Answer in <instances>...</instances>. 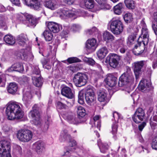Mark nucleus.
Returning <instances> with one entry per match:
<instances>
[{
  "label": "nucleus",
  "instance_id": "obj_19",
  "mask_svg": "<svg viewBox=\"0 0 157 157\" xmlns=\"http://www.w3.org/2000/svg\"><path fill=\"white\" fill-rule=\"evenodd\" d=\"M113 116L115 119V122L113 123L112 125V130L111 131L112 134L114 135L113 137H114L116 134L117 133L118 128V125L117 123L116 122V120L115 119V117L117 119H118L120 117V114L117 112H114L113 113Z\"/></svg>",
  "mask_w": 157,
  "mask_h": 157
},
{
  "label": "nucleus",
  "instance_id": "obj_21",
  "mask_svg": "<svg viewBox=\"0 0 157 157\" xmlns=\"http://www.w3.org/2000/svg\"><path fill=\"white\" fill-rule=\"evenodd\" d=\"M105 82L109 86L113 87L117 83V78L112 75L109 74L106 78Z\"/></svg>",
  "mask_w": 157,
  "mask_h": 157
},
{
  "label": "nucleus",
  "instance_id": "obj_61",
  "mask_svg": "<svg viewBox=\"0 0 157 157\" xmlns=\"http://www.w3.org/2000/svg\"><path fill=\"white\" fill-rule=\"evenodd\" d=\"M119 48H120V52L121 53H124L125 52L126 50V47L125 44L123 45V47H120Z\"/></svg>",
  "mask_w": 157,
  "mask_h": 157
},
{
  "label": "nucleus",
  "instance_id": "obj_32",
  "mask_svg": "<svg viewBox=\"0 0 157 157\" xmlns=\"http://www.w3.org/2000/svg\"><path fill=\"white\" fill-rule=\"evenodd\" d=\"M32 97L31 93L29 92H27L24 94L23 100L24 102L26 107H28V103L30 101Z\"/></svg>",
  "mask_w": 157,
  "mask_h": 157
},
{
  "label": "nucleus",
  "instance_id": "obj_22",
  "mask_svg": "<svg viewBox=\"0 0 157 157\" xmlns=\"http://www.w3.org/2000/svg\"><path fill=\"white\" fill-rule=\"evenodd\" d=\"M61 94L66 97L71 99L74 97V94L71 89L67 86L63 88L61 91Z\"/></svg>",
  "mask_w": 157,
  "mask_h": 157
},
{
  "label": "nucleus",
  "instance_id": "obj_3",
  "mask_svg": "<svg viewBox=\"0 0 157 157\" xmlns=\"http://www.w3.org/2000/svg\"><path fill=\"white\" fill-rule=\"evenodd\" d=\"M10 142L4 140L0 141V157H11Z\"/></svg>",
  "mask_w": 157,
  "mask_h": 157
},
{
  "label": "nucleus",
  "instance_id": "obj_7",
  "mask_svg": "<svg viewBox=\"0 0 157 157\" xmlns=\"http://www.w3.org/2000/svg\"><path fill=\"white\" fill-rule=\"evenodd\" d=\"M120 59L119 56L117 54L110 53L106 57L105 63H108L111 67L116 68L118 64Z\"/></svg>",
  "mask_w": 157,
  "mask_h": 157
},
{
  "label": "nucleus",
  "instance_id": "obj_23",
  "mask_svg": "<svg viewBox=\"0 0 157 157\" xmlns=\"http://www.w3.org/2000/svg\"><path fill=\"white\" fill-rule=\"evenodd\" d=\"M124 44L125 41L124 38H121L113 42L112 45L114 49L117 50L119 48L123 47V45Z\"/></svg>",
  "mask_w": 157,
  "mask_h": 157
},
{
  "label": "nucleus",
  "instance_id": "obj_45",
  "mask_svg": "<svg viewBox=\"0 0 157 157\" xmlns=\"http://www.w3.org/2000/svg\"><path fill=\"white\" fill-rule=\"evenodd\" d=\"M125 21L127 23H129L133 20L132 14L129 13H125L124 17Z\"/></svg>",
  "mask_w": 157,
  "mask_h": 157
},
{
  "label": "nucleus",
  "instance_id": "obj_40",
  "mask_svg": "<svg viewBox=\"0 0 157 157\" xmlns=\"http://www.w3.org/2000/svg\"><path fill=\"white\" fill-rule=\"evenodd\" d=\"M30 7L35 10H39L41 9V5L38 0H35Z\"/></svg>",
  "mask_w": 157,
  "mask_h": 157
},
{
  "label": "nucleus",
  "instance_id": "obj_62",
  "mask_svg": "<svg viewBox=\"0 0 157 157\" xmlns=\"http://www.w3.org/2000/svg\"><path fill=\"white\" fill-rule=\"evenodd\" d=\"M12 3L15 5L19 6L20 4L19 0H10Z\"/></svg>",
  "mask_w": 157,
  "mask_h": 157
},
{
  "label": "nucleus",
  "instance_id": "obj_12",
  "mask_svg": "<svg viewBox=\"0 0 157 157\" xmlns=\"http://www.w3.org/2000/svg\"><path fill=\"white\" fill-rule=\"evenodd\" d=\"M142 37L140 36L138 39V43L135 46L133 52L136 55H139L142 53L144 52L146 45L143 44L142 42H141Z\"/></svg>",
  "mask_w": 157,
  "mask_h": 157
},
{
  "label": "nucleus",
  "instance_id": "obj_35",
  "mask_svg": "<svg viewBox=\"0 0 157 157\" xmlns=\"http://www.w3.org/2000/svg\"><path fill=\"white\" fill-rule=\"evenodd\" d=\"M17 84L14 82L10 83L7 88L8 92L11 94L15 93L17 91Z\"/></svg>",
  "mask_w": 157,
  "mask_h": 157
},
{
  "label": "nucleus",
  "instance_id": "obj_60",
  "mask_svg": "<svg viewBox=\"0 0 157 157\" xmlns=\"http://www.w3.org/2000/svg\"><path fill=\"white\" fill-rule=\"evenodd\" d=\"M146 123L145 122H143L140 124L139 125L138 128L139 130L140 131H142L143 129L145 127V126L146 125Z\"/></svg>",
  "mask_w": 157,
  "mask_h": 157
},
{
  "label": "nucleus",
  "instance_id": "obj_30",
  "mask_svg": "<svg viewBox=\"0 0 157 157\" xmlns=\"http://www.w3.org/2000/svg\"><path fill=\"white\" fill-rule=\"evenodd\" d=\"M98 145L99 147L100 151L103 153H105L108 149V145L106 143H103L100 139L98 140Z\"/></svg>",
  "mask_w": 157,
  "mask_h": 157
},
{
  "label": "nucleus",
  "instance_id": "obj_51",
  "mask_svg": "<svg viewBox=\"0 0 157 157\" xmlns=\"http://www.w3.org/2000/svg\"><path fill=\"white\" fill-rule=\"evenodd\" d=\"M13 150L14 152H17L18 153L21 154L22 152V149L21 147L17 144H14L13 146Z\"/></svg>",
  "mask_w": 157,
  "mask_h": 157
},
{
  "label": "nucleus",
  "instance_id": "obj_28",
  "mask_svg": "<svg viewBox=\"0 0 157 157\" xmlns=\"http://www.w3.org/2000/svg\"><path fill=\"white\" fill-rule=\"evenodd\" d=\"M33 84L36 86L40 87L42 85V82L40 76H38L33 75L32 77Z\"/></svg>",
  "mask_w": 157,
  "mask_h": 157
},
{
  "label": "nucleus",
  "instance_id": "obj_16",
  "mask_svg": "<svg viewBox=\"0 0 157 157\" xmlns=\"http://www.w3.org/2000/svg\"><path fill=\"white\" fill-rule=\"evenodd\" d=\"M151 86V82L150 81L143 79L141 81L139 85V89L142 92L146 90H148V88Z\"/></svg>",
  "mask_w": 157,
  "mask_h": 157
},
{
  "label": "nucleus",
  "instance_id": "obj_20",
  "mask_svg": "<svg viewBox=\"0 0 157 157\" xmlns=\"http://www.w3.org/2000/svg\"><path fill=\"white\" fill-rule=\"evenodd\" d=\"M44 6L46 8L53 10L57 8L56 2L55 0H42Z\"/></svg>",
  "mask_w": 157,
  "mask_h": 157
},
{
  "label": "nucleus",
  "instance_id": "obj_58",
  "mask_svg": "<svg viewBox=\"0 0 157 157\" xmlns=\"http://www.w3.org/2000/svg\"><path fill=\"white\" fill-rule=\"evenodd\" d=\"M150 124L151 128L153 129H155L157 127V124L156 122L152 121V119L150 120Z\"/></svg>",
  "mask_w": 157,
  "mask_h": 157
},
{
  "label": "nucleus",
  "instance_id": "obj_37",
  "mask_svg": "<svg viewBox=\"0 0 157 157\" xmlns=\"http://www.w3.org/2000/svg\"><path fill=\"white\" fill-rule=\"evenodd\" d=\"M152 27L155 34L157 35V12L154 13Z\"/></svg>",
  "mask_w": 157,
  "mask_h": 157
},
{
  "label": "nucleus",
  "instance_id": "obj_31",
  "mask_svg": "<svg viewBox=\"0 0 157 157\" xmlns=\"http://www.w3.org/2000/svg\"><path fill=\"white\" fill-rule=\"evenodd\" d=\"M6 108H21L24 107L20 103L16 101H11L6 105Z\"/></svg>",
  "mask_w": 157,
  "mask_h": 157
},
{
  "label": "nucleus",
  "instance_id": "obj_44",
  "mask_svg": "<svg viewBox=\"0 0 157 157\" xmlns=\"http://www.w3.org/2000/svg\"><path fill=\"white\" fill-rule=\"evenodd\" d=\"M13 65L15 71L21 72L23 71L24 68L21 64L20 63H16L14 64Z\"/></svg>",
  "mask_w": 157,
  "mask_h": 157
},
{
  "label": "nucleus",
  "instance_id": "obj_54",
  "mask_svg": "<svg viewBox=\"0 0 157 157\" xmlns=\"http://www.w3.org/2000/svg\"><path fill=\"white\" fill-rule=\"evenodd\" d=\"M135 38V36L134 35H131L128 38L127 41V44L130 45L132 44L134 41Z\"/></svg>",
  "mask_w": 157,
  "mask_h": 157
},
{
  "label": "nucleus",
  "instance_id": "obj_56",
  "mask_svg": "<svg viewBox=\"0 0 157 157\" xmlns=\"http://www.w3.org/2000/svg\"><path fill=\"white\" fill-rule=\"evenodd\" d=\"M81 28L80 26L78 24H73L71 27V29L74 31H77Z\"/></svg>",
  "mask_w": 157,
  "mask_h": 157
},
{
  "label": "nucleus",
  "instance_id": "obj_57",
  "mask_svg": "<svg viewBox=\"0 0 157 157\" xmlns=\"http://www.w3.org/2000/svg\"><path fill=\"white\" fill-rule=\"evenodd\" d=\"M96 28L95 27H94L91 29L87 30H86V33L89 35H91L93 33L95 32L96 31Z\"/></svg>",
  "mask_w": 157,
  "mask_h": 157
},
{
  "label": "nucleus",
  "instance_id": "obj_5",
  "mask_svg": "<svg viewBox=\"0 0 157 157\" xmlns=\"http://www.w3.org/2000/svg\"><path fill=\"white\" fill-rule=\"evenodd\" d=\"M110 29L115 34H119L123 29V26L122 22L119 19L111 21L110 22Z\"/></svg>",
  "mask_w": 157,
  "mask_h": 157
},
{
  "label": "nucleus",
  "instance_id": "obj_13",
  "mask_svg": "<svg viewBox=\"0 0 157 157\" xmlns=\"http://www.w3.org/2000/svg\"><path fill=\"white\" fill-rule=\"evenodd\" d=\"M145 61L144 60L136 61L133 64V70L136 78L137 79L141 72V69L144 66Z\"/></svg>",
  "mask_w": 157,
  "mask_h": 157
},
{
  "label": "nucleus",
  "instance_id": "obj_50",
  "mask_svg": "<svg viewBox=\"0 0 157 157\" xmlns=\"http://www.w3.org/2000/svg\"><path fill=\"white\" fill-rule=\"evenodd\" d=\"M132 119L133 121L136 123H138L143 121V118H141L140 117L137 116L134 114L133 116L132 117Z\"/></svg>",
  "mask_w": 157,
  "mask_h": 157
},
{
  "label": "nucleus",
  "instance_id": "obj_17",
  "mask_svg": "<svg viewBox=\"0 0 157 157\" xmlns=\"http://www.w3.org/2000/svg\"><path fill=\"white\" fill-rule=\"evenodd\" d=\"M97 46V40L94 38L89 39L86 41V47L89 50L94 51Z\"/></svg>",
  "mask_w": 157,
  "mask_h": 157
},
{
  "label": "nucleus",
  "instance_id": "obj_59",
  "mask_svg": "<svg viewBox=\"0 0 157 157\" xmlns=\"http://www.w3.org/2000/svg\"><path fill=\"white\" fill-rule=\"evenodd\" d=\"M25 4L29 6H30L35 0H24Z\"/></svg>",
  "mask_w": 157,
  "mask_h": 157
},
{
  "label": "nucleus",
  "instance_id": "obj_1",
  "mask_svg": "<svg viewBox=\"0 0 157 157\" xmlns=\"http://www.w3.org/2000/svg\"><path fill=\"white\" fill-rule=\"evenodd\" d=\"M84 94L86 101L87 104L89 105H94L96 100V97L94 91L91 89L87 90L85 93L83 90H81L79 92L78 101V103L81 104H83L84 103Z\"/></svg>",
  "mask_w": 157,
  "mask_h": 157
},
{
  "label": "nucleus",
  "instance_id": "obj_47",
  "mask_svg": "<svg viewBox=\"0 0 157 157\" xmlns=\"http://www.w3.org/2000/svg\"><path fill=\"white\" fill-rule=\"evenodd\" d=\"M82 59L84 62L90 65L93 66L96 64L95 62L91 58L84 57L82 58Z\"/></svg>",
  "mask_w": 157,
  "mask_h": 157
},
{
  "label": "nucleus",
  "instance_id": "obj_63",
  "mask_svg": "<svg viewBox=\"0 0 157 157\" xmlns=\"http://www.w3.org/2000/svg\"><path fill=\"white\" fill-rule=\"evenodd\" d=\"M13 71H15V69L13 67V64L6 71V73L7 72H11Z\"/></svg>",
  "mask_w": 157,
  "mask_h": 157
},
{
  "label": "nucleus",
  "instance_id": "obj_53",
  "mask_svg": "<svg viewBox=\"0 0 157 157\" xmlns=\"http://www.w3.org/2000/svg\"><path fill=\"white\" fill-rule=\"evenodd\" d=\"M75 150V147H69L66 152H64V154L62 155L63 156H69L71 155V152L74 151Z\"/></svg>",
  "mask_w": 157,
  "mask_h": 157
},
{
  "label": "nucleus",
  "instance_id": "obj_14",
  "mask_svg": "<svg viewBox=\"0 0 157 157\" xmlns=\"http://www.w3.org/2000/svg\"><path fill=\"white\" fill-rule=\"evenodd\" d=\"M48 30L53 33H57L60 31V25L57 23L49 21L46 23Z\"/></svg>",
  "mask_w": 157,
  "mask_h": 157
},
{
  "label": "nucleus",
  "instance_id": "obj_46",
  "mask_svg": "<svg viewBox=\"0 0 157 157\" xmlns=\"http://www.w3.org/2000/svg\"><path fill=\"white\" fill-rule=\"evenodd\" d=\"M135 114L140 117L141 118L144 119L145 116L144 110L143 109H137L136 110Z\"/></svg>",
  "mask_w": 157,
  "mask_h": 157
},
{
  "label": "nucleus",
  "instance_id": "obj_2",
  "mask_svg": "<svg viewBox=\"0 0 157 157\" xmlns=\"http://www.w3.org/2000/svg\"><path fill=\"white\" fill-rule=\"evenodd\" d=\"M6 113L7 119L10 120L20 119L24 115L21 109H6Z\"/></svg>",
  "mask_w": 157,
  "mask_h": 157
},
{
  "label": "nucleus",
  "instance_id": "obj_10",
  "mask_svg": "<svg viewBox=\"0 0 157 157\" xmlns=\"http://www.w3.org/2000/svg\"><path fill=\"white\" fill-rule=\"evenodd\" d=\"M64 115L67 121L70 123L77 125L85 122V119L80 120L76 117L75 113L72 112H68Z\"/></svg>",
  "mask_w": 157,
  "mask_h": 157
},
{
  "label": "nucleus",
  "instance_id": "obj_26",
  "mask_svg": "<svg viewBox=\"0 0 157 157\" xmlns=\"http://www.w3.org/2000/svg\"><path fill=\"white\" fill-rule=\"evenodd\" d=\"M98 99L101 102L105 101L107 99V94L103 90H99L97 92Z\"/></svg>",
  "mask_w": 157,
  "mask_h": 157
},
{
  "label": "nucleus",
  "instance_id": "obj_11",
  "mask_svg": "<svg viewBox=\"0 0 157 157\" xmlns=\"http://www.w3.org/2000/svg\"><path fill=\"white\" fill-rule=\"evenodd\" d=\"M60 139H61L62 141L65 140L70 142L69 145L70 147H74L76 145V141L74 140H71V137L70 135L67 133V131L66 130H64L61 133L60 136Z\"/></svg>",
  "mask_w": 157,
  "mask_h": 157
},
{
  "label": "nucleus",
  "instance_id": "obj_36",
  "mask_svg": "<svg viewBox=\"0 0 157 157\" xmlns=\"http://www.w3.org/2000/svg\"><path fill=\"white\" fill-rule=\"evenodd\" d=\"M5 41L10 45H13L15 43V39L10 35H6L4 37Z\"/></svg>",
  "mask_w": 157,
  "mask_h": 157
},
{
  "label": "nucleus",
  "instance_id": "obj_8",
  "mask_svg": "<svg viewBox=\"0 0 157 157\" xmlns=\"http://www.w3.org/2000/svg\"><path fill=\"white\" fill-rule=\"evenodd\" d=\"M29 115V117L33 118V123L35 125L38 127L41 126L40 112L37 109H35L30 111Z\"/></svg>",
  "mask_w": 157,
  "mask_h": 157
},
{
  "label": "nucleus",
  "instance_id": "obj_52",
  "mask_svg": "<svg viewBox=\"0 0 157 157\" xmlns=\"http://www.w3.org/2000/svg\"><path fill=\"white\" fill-rule=\"evenodd\" d=\"M151 145L153 149L157 150V135L153 139Z\"/></svg>",
  "mask_w": 157,
  "mask_h": 157
},
{
  "label": "nucleus",
  "instance_id": "obj_48",
  "mask_svg": "<svg viewBox=\"0 0 157 157\" xmlns=\"http://www.w3.org/2000/svg\"><path fill=\"white\" fill-rule=\"evenodd\" d=\"M40 71L38 67L37 66L34 67L31 75V76L32 77L33 75L37 76H40Z\"/></svg>",
  "mask_w": 157,
  "mask_h": 157
},
{
  "label": "nucleus",
  "instance_id": "obj_39",
  "mask_svg": "<svg viewBox=\"0 0 157 157\" xmlns=\"http://www.w3.org/2000/svg\"><path fill=\"white\" fill-rule=\"evenodd\" d=\"M123 8V4L120 3L115 6L114 7V13L117 15L121 14Z\"/></svg>",
  "mask_w": 157,
  "mask_h": 157
},
{
  "label": "nucleus",
  "instance_id": "obj_9",
  "mask_svg": "<svg viewBox=\"0 0 157 157\" xmlns=\"http://www.w3.org/2000/svg\"><path fill=\"white\" fill-rule=\"evenodd\" d=\"M87 80L86 75L78 73L75 75L73 81L76 86H80L84 85L87 82Z\"/></svg>",
  "mask_w": 157,
  "mask_h": 157
},
{
  "label": "nucleus",
  "instance_id": "obj_41",
  "mask_svg": "<svg viewBox=\"0 0 157 157\" xmlns=\"http://www.w3.org/2000/svg\"><path fill=\"white\" fill-rule=\"evenodd\" d=\"M124 3L126 6L130 9H133L135 7V4L133 0H124Z\"/></svg>",
  "mask_w": 157,
  "mask_h": 157
},
{
  "label": "nucleus",
  "instance_id": "obj_15",
  "mask_svg": "<svg viewBox=\"0 0 157 157\" xmlns=\"http://www.w3.org/2000/svg\"><path fill=\"white\" fill-rule=\"evenodd\" d=\"M33 147L38 154H40L45 150L44 144L42 141H37L33 144Z\"/></svg>",
  "mask_w": 157,
  "mask_h": 157
},
{
  "label": "nucleus",
  "instance_id": "obj_49",
  "mask_svg": "<svg viewBox=\"0 0 157 157\" xmlns=\"http://www.w3.org/2000/svg\"><path fill=\"white\" fill-rule=\"evenodd\" d=\"M67 61L70 63H72L75 62H81V60L76 57H73L68 58Z\"/></svg>",
  "mask_w": 157,
  "mask_h": 157
},
{
  "label": "nucleus",
  "instance_id": "obj_6",
  "mask_svg": "<svg viewBox=\"0 0 157 157\" xmlns=\"http://www.w3.org/2000/svg\"><path fill=\"white\" fill-rule=\"evenodd\" d=\"M133 80L132 73L130 70L128 71L123 73L120 77L118 85L120 87L124 86Z\"/></svg>",
  "mask_w": 157,
  "mask_h": 157
},
{
  "label": "nucleus",
  "instance_id": "obj_34",
  "mask_svg": "<svg viewBox=\"0 0 157 157\" xmlns=\"http://www.w3.org/2000/svg\"><path fill=\"white\" fill-rule=\"evenodd\" d=\"M77 113L79 119L81 120L85 119V122L86 121V119L84 117L87 114V112L85 109H78Z\"/></svg>",
  "mask_w": 157,
  "mask_h": 157
},
{
  "label": "nucleus",
  "instance_id": "obj_4",
  "mask_svg": "<svg viewBox=\"0 0 157 157\" xmlns=\"http://www.w3.org/2000/svg\"><path fill=\"white\" fill-rule=\"evenodd\" d=\"M33 134L31 131L28 129L19 130L17 133V138L21 141L28 142L32 138Z\"/></svg>",
  "mask_w": 157,
  "mask_h": 157
},
{
  "label": "nucleus",
  "instance_id": "obj_25",
  "mask_svg": "<svg viewBox=\"0 0 157 157\" xmlns=\"http://www.w3.org/2000/svg\"><path fill=\"white\" fill-rule=\"evenodd\" d=\"M98 3V6L99 9L98 10L101 9H109L111 7L107 3V0H95Z\"/></svg>",
  "mask_w": 157,
  "mask_h": 157
},
{
  "label": "nucleus",
  "instance_id": "obj_18",
  "mask_svg": "<svg viewBox=\"0 0 157 157\" xmlns=\"http://www.w3.org/2000/svg\"><path fill=\"white\" fill-rule=\"evenodd\" d=\"M141 36L143 37L141 41L143 42V44L147 45L149 41V34L148 29L146 27L142 28V34Z\"/></svg>",
  "mask_w": 157,
  "mask_h": 157
},
{
  "label": "nucleus",
  "instance_id": "obj_42",
  "mask_svg": "<svg viewBox=\"0 0 157 157\" xmlns=\"http://www.w3.org/2000/svg\"><path fill=\"white\" fill-rule=\"evenodd\" d=\"M74 15V13L71 11L63 10L62 12V14L60 15V16H62L63 18H65L72 17Z\"/></svg>",
  "mask_w": 157,
  "mask_h": 157
},
{
  "label": "nucleus",
  "instance_id": "obj_55",
  "mask_svg": "<svg viewBox=\"0 0 157 157\" xmlns=\"http://www.w3.org/2000/svg\"><path fill=\"white\" fill-rule=\"evenodd\" d=\"M56 106L58 108H65L67 107L66 105L59 101L56 102Z\"/></svg>",
  "mask_w": 157,
  "mask_h": 157
},
{
  "label": "nucleus",
  "instance_id": "obj_24",
  "mask_svg": "<svg viewBox=\"0 0 157 157\" xmlns=\"http://www.w3.org/2000/svg\"><path fill=\"white\" fill-rule=\"evenodd\" d=\"M26 21L28 26L30 27H34L37 23V19L30 15L27 16Z\"/></svg>",
  "mask_w": 157,
  "mask_h": 157
},
{
  "label": "nucleus",
  "instance_id": "obj_29",
  "mask_svg": "<svg viewBox=\"0 0 157 157\" xmlns=\"http://www.w3.org/2000/svg\"><path fill=\"white\" fill-rule=\"evenodd\" d=\"M45 40L47 41H51L53 37V35L52 32L49 30H45L42 34Z\"/></svg>",
  "mask_w": 157,
  "mask_h": 157
},
{
  "label": "nucleus",
  "instance_id": "obj_43",
  "mask_svg": "<svg viewBox=\"0 0 157 157\" xmlns=\"http://www.w3.org/2000/svg\"><path fill=\"white\" fill-rule=\"evenodd\" d=\"M103 37L105 41H112L114 39L113 36L108 32H105L103 34Z\"/></svg>",
  "mask_w": 157,
  "mask_h": 157
},
{
  "label": "nucleus",
  "instance_id": "obj_64",
  "mask_svg": "<svg viewBox=\"0 0 157 157\" xmlns=\"http://www.w3.org/2000/svg\"><path fill=\"white\" fill-rule=\"evenodd\" d=\"M81 14L80 16L83 17L88 16L89 15V14L86 12L84 11H81Z\"/></svg>",
  "mask_w": 157,
  "mask_h": 157
},
{
  "label": "nucleus",
  "instance_id": "obj_33",
  "mask_svg": "<svg viewBox=\"0 0 157 157\" xmlns=\"http://www.w3.org/2000/svg\"><path fill=\"white\" fill-rule=\"evenodd\" d=\"M17 40L19 45L24 46L28 40V39L26 35L21 34L18 36Z\"/></svg>",
  "mask_w": 157,
  "mask_h": 157
},
{
  "label": "nucleus",
  "instance_id": "obj_38",
  "mask_svg": "<svg viewBox=\"0 0 157 157\" xmlns=\"http://www.w3.org/2000/svg\"><path fill=\"white\" fill-rule=\"evenodd\" d=\"M44 121L45 124L44 125V127L42 128H43V131H45L48 129L49 125L52 122L51 116L50 115H48L45 117Z\"/></svg>",
  "mask_w": 157,
  "mask_h": 157
},
{
  "label": "nucleus",
  "instance_id": "obj_27",
  "mask_svg": "<svg viewBox=\"0 0 157 157\" xmlns=\"http://www.w3.org/2000/svg\"><path fill=\"white\" fill-rule=\"evenodd\" d=\"M108 52L107 48L105 47L100 48L98 51L97 54V56L99 59H102L106 56Z\"/></svg>",
  "mask_w": 157,
  "mask_h": 157
}]
</instances>
